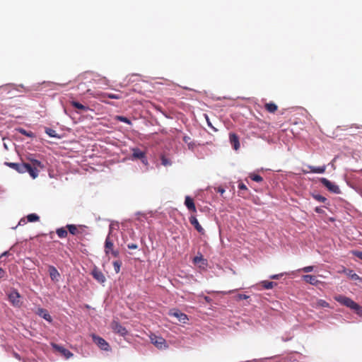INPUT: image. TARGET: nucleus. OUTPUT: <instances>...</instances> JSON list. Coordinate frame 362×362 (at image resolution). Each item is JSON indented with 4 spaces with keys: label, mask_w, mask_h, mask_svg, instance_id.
Masks as SVG:
<instances>
[{
    "label": "nucleus",
    "mask_w": 362,
    "mask_h": 362,
    "mask_svg": "<svg viewBox=\"0 0 362 362\" xmlns=\"http://www.w3.org/2000/svg\"><path fill=\"white\" fill-rule=\"evenodd\" d=\"M361 171H362V169H361Z\"/></svg>",
    "instance_id": "obj_52"
},
{
    "label": "nucleus",
    "mask_w": 362,
    "mask_h": 362,
    "mask_svg": "<svg viewBox=\"0 0 362 362\" xmlns=\"http://www.w3.org/2000/svg\"><path fill=\"white\" fill-rule=\"evenodd\" d=\"M229 140L230 144L235 151L240 148L239 137L235 133L230 132L229 134Z\"/></svg>",
    "instance_id": "obj_10"
},
{
    "label": "nucleus",
    "mask_w": 362,
    "mask_h": 362,
    "mask_svg": "<svg viewBox=\"0 0 362 362\" xmlns=\"http://www.w3.org/2000/svg\"><path fill=\"white\" fill-rule=\"evenodd\" d=\"M193 262L194 264L202 263V264H206V260L204 259L202 254H199V255L194 257Z\"/></svg>",
    "instance_id": "obj_25"
},
{
    "label": "nucleus",
    "mask_w": 362,
    "mask_h": 362,
    "mask_svg": "<svg viewBox=\"0 0 362 362\" xmlns=\"http://www.w3.org/2000/svg\"><path fill=\"white\" fill-rule=\"evenodd\" d=\"M120 265H121V264L119 263L118 262H115V272L118 273L119 272Z\"/></svg>",
    "instance_id": "obj_38"
},
{
    "label": "nucleus",
    "mask_w": 362,
    "mask_h": 362,
    "mask_svg": "<svg viewBox=\"0 0 362 362\" xmlns=\"http://www.w3.org/2000/svg\"><path fill=\"white\" fill-rule=\"evenodd\" d=\"M128 247L129 249H136L137 248V245L136 244H129L128 245Z\"/></svg>",
    "instance_id": "obj_45"
},
{
    "label": "nucleus",
    "mask_w": 362,
    "mask_h": 362,
    "mask_svg": "<svg viewBox=\"0 0 362 362\" xmlns=\"http://www.w3.org/2000/svg\"><path fill=\"white\" fill-rule=\"evenodd\" d=\"M115 333L119 334V337H124V339L129 341L131 339V335L125 327H123L120 325L115 323Z\"/></svg>",
    "instance_id": "obj_7"
},
{
    "label": "nucleus",
    "mask_w": 362,
    "mask_h": 362,
    "mask_svg": "<svg viewBox=\"0 0 362 362\" xmlns=\"http://www.w3.org/2000/svg\"><path fill=\"white\" fill-rule=\"evenodd\" d=\"M27 219L29 222H35L37 221L40 219V217L35 214H30L27 216Z\"/></svg>",
    "instance_id": "obj_28"
},
{
    "label": "nucleus",
    "mask_w": 362,
    "mask_h": 362,
    "mask_svg": "<svg viewBox=\"0 0 362 362\" xmlns=\"http://www.w3.org/2000/svg\"><path fill=\"white\" fill-rule=\"evenodd\" d=\"M204 300L207 302V303H209L211 301V298L208 296H205L204 297Z\"/></svg>",
    "instance_id": "obj_49"
},
{
    "label": "nucleus",
    "mask_w": 362,
    "mask_h": 362,
    "mask_svg": "<svg viewBox=\"0 0 362 362\" xmlns=\"http://www.w3.org/2000/svg\"><path fill=\"white\" fill-rule=\"evenodd\" d=\"M112 246V243L110 240V237L108 236L105 241V248H106L107 253L109 252V250H107L111 249Z\"/></svg>",
    "instance_id": "obj_34"
},
{
    "label": "nucleus",
    "mask_w": 362,
    "mask_h": 362,
    "mask_svg": "<svg viewBox=\"0 0 362 362\" xmlns=\"http://www.w3.org/2000/svg\"><path fill=\"white\" fill-rule=\"evenodd\" d=\"M9 255V252H8V251H6V252H3V253L1 254V257H4V256H7V255Z\"/></svg>",
    "instance_id": "obj_47"
},
{
    "label": "nucleus",
    "mask_w": 362,
    "mask_h": 362,
    "mask_svg": "<svg viewBox=\"0 0 362 362\" xmlns=\"http://www.w3.org/2000/svg\"><path fill=\"white\" fill-rule=\"evenodd\" d=\"M25 221L24 218H22L21 219V221H19L18 223V225H22V224H25Z\"/></svg>",
    "instance_id": "obj_48"
},
{
    "label": "nucleus",
    "mask_w": 362,
    "mask_h": 362,
    "mask_svg": "<svg viewBox=\"0 0 362 362\" xmlns=\"http://www.w3.org/2000/svg\"><path fill=\"white\" fill-rule=\"evenodd\" d=\"M190 140H191V138L188 136H185L183 137V141L188 144L189 148L191 147V146H192L191 144Z\"/></svg>",
    "instance_id": "obj_37"
},
{
    "label": "nucleus",
    "mask_w": 362,
    "mask_h": 362,
    "mask_svg": "<svg viewBox=\"0 0 362 362\" xmlns=\"http://www.w3.org/2000/svg\"><path fill=\"white\" fill-rule=\"evenodd\" d=\"M185 204L189 211L192 212L197 211L194 200L189 196L185 197Z\"/></svg>",
    "instance_id": "obj_16"
},
{
    "label": "nucleus",
    "mask_w": 362,
    "mask_h": 362,
    "mask_svg": "<svg viewBox=\"0 0 362 362\" xmlns=\"http://www.w3.org/2000/svg\"><path fill=\"white\" fill-rule=\"evenodd\" d=\"M307 168L309 169V171L303 170L304 173H308L309 172L313 173H324L326 170V165H322V166H320V167L308 165Z\"/></svg>",
    "instance_id": "obj_13"
},
{
    "label": "nucleus",
    "mask_w": 362,
    "mask_h": 362,
    "mask_svg": "<svg viewBox=\"0 0 362 362\" xmlns=\"http://www.w3.org/2000/svg\"><path fill=\"white\" fill-rule=\"evenodd\" d=\"M169 315L170 316H173L182 323H186L187 320H188L187 315L185 313H181L178 310H172L170 311Z\"/></svg>",
    "instance_id": "obj_9"
},
{
    "label": "nucleus",
    "mask_w": 362,
    "mask_h": 362,
    "mask_svg": "<svg viewBox=\"0 0 362 362\" xmlns=\"http://www.w3.org/2000/svg\"><path fill=\"white\" fill-rule=\"evenodd\" d=\"M40 317L48 322H52V319L48 311L44 308H39L37 313Z\"/></svg>",
    "instance_id": "obj_18"
},
{
    "label": "nucleus",
    "mask_w": 362,
    "mask_h": 362,
    "mask_svg": "<svg viewBox=\"0 0 362 362\" xmlns=\"http://www.w3.org/2000/svg\"><path fill=\"white\" fill-rule=\"evenodd\" d=\"M30 161V168L36 172L37 177L39 173L38 169H43L45 168V165L42 163L41 161L36 159H32Z\"/></svg>",
    "instance_id": "obj_15"
},
{
    "label": "nucleus",
    "mask_w": 362,
    "mask_h": 362,
    "mask_svg": "<svg viewBox=\"0 0 362 362\" xmlns=\"http://www.w3.org/2000/svg\"><path fill=\"white\" fill-rule=\"evenodd\" d=\"M71 105L74 107H75L76 109H78V110H80L81 111H83V112H86V111H87L88 110V107L85 106V105H82L80 103L76 102V101H71Z\"/></svg>",
    "instance_id": "obj_22"
},
{
    "label": "nucleus",
    "mask_w": 362,
    "mask_h": 362,
    "mask_svg": "<svg viewBox=\"0 0 362 362\" xmlns=\"http://www.w3.org/2000/svg\"><path fill=\"white\" fill-rule=\"evenodd\" d=\"M315 212L318 213V214H320L322 212V209L320 207H316L315 209Z\"/></svg>",
    "instance_id": "obj_46"
},
{
    "label": "nucleus",
    "mask_w": 362,
    "mask_h": 362,
    "mask_svg": "<svg viewBox=\"0 0 362 362\" xmlns=\"http://www.w3.org/2000/svg\"><path fill=\"white\" fill-rule=\"evenodd\" d=\"M49 276L53 281L58 282L60 274L54 266H49L48 269Z\"/></svg>",
    "instance_id": "obj_14"
},
{
    "label": "nucleus",
    "mask_w": 362,
    "mask_h": 362,
    "mask_svg": "<svg viewBox=\"0 0 362 362\" xmlns=\"http://www.w3.org/2000/svg\"><path fill=\"white\" fill-rule=\"evenodd\" d=\"M66 228L71 235H78L79 233H81L80 230L81 226L78 227L77 226L74 224H69L66 226Z\"/></svg>",
    "instance_id": "obj_19"
},
{
    "label": "nucleus",
    "mask_w": 362,
    "mask_h": 362,
    "mask_svg": "<svg viewBox=\"0 0 362 362\" xmlns=\"http://www.w3.org/2000/svg\"><path fill=\"white\" fill-rule=\"evenodd\" d=\"M354 254L356 257H357L358 258L362 259V252H360V251H355L354 252Z\"/></svg>",
    "instance_id": "obj_40"
},
{
    "label": "nucleus",
    "mask_w": 362,
    "mask_h": 362,
    "mask_svg": "<svg viewBox=\"0 0 362 362\" xmlns=\"http://www.w3.org/2000/svg\"><path fill=\"white\" fill-rule=\"evenodd\" d=\"M313 197L320 202L324 203L327 201V198L320 194H313Z\"/></svg>",
    "instance_id": "obj_30"
},
{
    "label": "nucleus",
    "mask_w": 362,
    "mask_h": 362,
    "mask_svg": "<svg viewBox=\"0 0 362 362\" xmlns=\"http://www.w3.org/2000/svg\"><path fill=\"white\" fill-rule=\"evenodd\" d=\"M93 276H94V278L95 279H97L99 282H104L105 281V276L103 274L102 272H99V271H97V270H94L93 271Z\"/></svg>",
    "instance_id": "obj_23"
},
{
    "label": "nucleus",
    "mask_w": 362,
    "mask_h": 362,
    "mask_svg": "<svg viewBox=\"0 0 362 362\" xmlns=\"http://www.w3.org/2000/svg\"><path fill=\"white\" fill-rule=\"evenodd\" d=\"M250 177L253 181H255L257 182H262L263 180V178L262 177V176H260L259 175H257V174H252L250 175Z\"/></svg>",
    "instance_id": "obj_29"
},
{
    "label": "nucleus",
    "mask_w": 362,
    "mask_h": 362,
    "mask_svg": "<svg viewBox=\"0 0 362 362\" xmlns=\"http://www.w3.org/2000/svg\"><path fill=\"white\" fill-rule=\"evenodd\" d=\"M160 159H161V163L164 166H168V165H171L170 160L168 158H167L165 156H162Z\"/></svg>",
    "instance_id": "obj_32"
},
{
    "label": "nucleus",
    "mask_w": 362,
    "mask_h": 362,
    "mask_svg": "<svg viewBox=\"0 0 362 362\" xmlns=\"http://www.w3.org/2000/svg\"><path fill=\"white\" fill-rule=\"evenodd\" d=\"M8 300L15 307L20 308L22 305V302L21 301V295L16 290L12 291L8 294Z\"/></svg>",
    "instance_id": "obj_5"
},
{
    "label": "nucleus",
    "mask_w": 362,
    "mask_h": 362,
    "mask_svg": "<svg viewBox=\"0 0 362 362\" xmlns=\"http://www.w3.org/2000/svg\"><path fill=\"white\" fill-rule=\"evenodd\" d=\"M303 279L306 283H308L311 285L316 286L320 282L317 277L313 275L306 274L303 276Z\"/></svg>",
    "instance_id": "obj_17"
},
{
    "label": "nucleus",
    "mask_w": 362,
    "mask_h": 362,
    "mask_svg": "<svg viewBox=\"0 0 362 362\" xmlns=\"http://www.w3.org/2000/svg\"><path fill=\"white\" fill-rule=\"evenodd\" d=\"M6 276V272L2 268H0V279Z\"/></svg>",
    "instance_id": "obj_43"
},
{
    "label": "nucleus",
    "mask_w": 362,
    "mask_h": 362,
    "mask_svg": "<svg viewBox=\"0 0 362 362\" xmlns=\"http://www.w3.org/2000/svg\"><path fill=\"white\" fill-rule=\"evenodd\" d=\"M310 305L313 308L315 309L329 307V304L322 299H316L315 300L313 301Z\"/></svg>",
    "instance_id": "obj_11"
},
{
    "label": "nucleus",
    "mask_w": 362,
    "mask_h": 362,
    "mask_svg": "<svg viewBox=\"0 0 362 362\" xmlns=\"http://www.w3.org/2000/svg\"><path fill=\"white\" fill-rule=\"evenodd\" d=\"M262 285L265 289H272L274 286L276 285V283L269 281H262Z\"/></svg>",
    "instance_id": "obj_26"
},
{
    "label": "nucleus",
    "mask_w": 362,
    "mask_h": 362,
    "mask_svg": "<svg viewBox=\"0 0 362 362\" xmlns=\"http://www.w3.org/2000/svg\"><path fill=\"white\" fill-rule=\"evenodd\" d=\"M301 270L305 273H308L313 270V266L305 267Z\"/></svg>",
    "instance_id": "obj_36"
},
{
    "label": "nucleus",
    "mask_w": 362,
    "mask_h": 362,
    "mask_svg": "<svg viewBox=\"0 0 362 362\" xmlns=\"http://www.w3.org/2000/svg\"><path fill=\"white\" fill-rule=\"evenodd\" d=\"M91 337L93 342L95 343L102 350L108 351L110 349L109 344L102 337H98L94 334H91Z\"/></svg>",
    "instance_id": "obj_3"
},
{
    "label": "nucleus",
    "mask_w": 362,
    "mask_h": 362,
    "mask_svg": "<svg viewBox=\"0 0 362 362\" xmlns=\"http://www.w3.org/2000/svg\"><path fill=\"white\" fill-rule=\"evenodd\" d=\"M52 346L54 350L61 353L62 355L64 356L65 357V358H66V359L71 358L73 356V354L70 351L65 349L62 346H60L57 344H52Z\"/></svg>",
    "instance_id": "obj_8"
},
{
    "label": "nucleus",
    "mask_w": 362,
    "mask_h": 362,
    "mask_svg": "<svg viewBox=\"0 0 362 362\" xmlns=\"http://www.w3.org/2000/svg\"><path fill=\"white\" fill-rule=\"evenodd\" d=\"M349 275L351 276V278L352 279H355V280L360 279L359 276L358 274H355V273H353L352 270L349 271Z\"/></svg>",
    "instance_id": "obj_35"
},
{
    "label": "nucleus",
    "mask_w": 362,
    "mask_h": 362,
    "mask_svg": "<svg viewBox=\"0 0 362 362\" xmlns=\"http://www.w3.org/2000/svg\"><path fill=\"white\" fill-rule=\"evenodd\" d=\"M283 274H274V275H272L270 276V279H279L281 276H282Z\"/></svg>",
    "instance_id": "obj_42"
},
{
    "label": "nucleus",
    "mask_w": 362,
    "mask_h": 362,
    "mask_svg": "<svg viewBox=\"0 0 362 362\" xmlns=\"http://www.w3.org/2000/svg\"><path fill=\"white\" fill-rule=\"evenodd\" d=\"M132 158L140 160L144 165L148 164L146 153L138 148L132 149Z\"/></svg>",
    "instance_id": "obj_6"
},
{
    "label": "nucleus",
    "mask_w": 362,
    "mask_h": 362,
    "mask_svg": "<svg viewBox=\"0 0 362 362\" xmlns=\"http://www.w3.org/2000/svg\"><path fill=\"white\" fill-rule=\"evenodd\" d=\"M206 119L208 126L210 127L211 128L215 129V131H216V129L212 126V124H211V122L209 121V117H208L207 115H206Z\"/></svg>",
    "instance_id": "obj_44"
},
{
    "label": "nucleus",
    "mask_w": 362,
    "mask_h": 362,
    "mask_svg": "<svg viewBox=\"0 0 362 362\" xmlns=\"http://www.w3.org/2000/svg\"><path fill=\"white\" fill-rule=\"evenodd\" d=\"M18 132L21 133V134L23 135H25L28 137H30V138H33L35 136V134L33 132H28L26 131L25 129H23V128H19L18 129Z\"/></svg>",
    "instance_id": "obj_27"
},
{
    "label": "nucleus",
    "mask_w": 362,
    "mask_h": 362,
    "mask_svg": "<svg viewBox=\"0 0 362 362\" xmlns=\"http://www.w3.org/2000/svg\"><path fill=\"white\" fill-rule=\"evenodd\" d=\"M320 181L325 187H327V189L329 192H331L332 193H335V194L340 193V189H339V187L337 185H336L335 184H334L333 182H330L327 178L322 177L320 179Z\"/></svg>",
    "instance_id": "obj_4"
},
{
    "label": "nucleus",
    "mask_w": 362,
    "mask_h": 362,
    "mask_svg": "<svg viewBox=\"0 0 362 362\" xmlns=\"http://www.w3.org/2000/svg\"><path fill=\"white\" fill-rule=\"evenodd\" d=\"M264 107L270 113H274L278 110V106L272 102L266 103Z\"/></svg>",
    "instance_id": "obj_20"
},
{
    "label": "nucleus",
    "mask_w": 362,
    "mask_h": 362,
    "mask_svg": "<svg viewBox=\"0 0 362 362\" xmlns=\"http://www.w3.org/2000/svg\"><path fill=\"white\" fill-rule=\"evenodd\" d=\"M112 228H113V223H110V231L112 230Z\"/></svg>",
    "instance_id": "obj_51"
},
{
    "label": "nucleus",
    "mask_w": 362,
    "mask_h": 362,
    "mask_svg": "<svg viewBox=\"0 0 362 362\" xmlns=\"http://www.w3.org/2000/svg\"><path fill=\"white\" fill-rule=\"evenodd\" d=\"M5 164L19 173L28 172L32 178L35 179L37 177L36 172L30 168V164L29 163L6 162Z\"/></svg>",
    "instance_id": "obj_2"
},
{
    "label": "nucleus",
    "mask_w": 362,
    "mask_h": 362,
    "mask_svg": "<svg viewBox=\"0 0 362 362\" xmlns=\"http://www.w3.org/2000/svg\"><path fill=\"white\" fill-rule=\"evenodd\" d=\"M189 223L195 228V229L201 234L204 233V229L199 224L197 218L194 216H191L189 218Z\"/></svg>",
    "instance_id": "obj_12"
},
{
    "label": "nucleus",
    "mask_w": 362,
    "mask_h": 362,
    "mask_svg": "<svg viewBox=\"0 0 362 362\" xmlns=\"http://www.w3.org/2000/svg\"><path fill=\"white\" fill-rule=\"evenodd\" d=\"M238 188H239V189H241V190H247V189L246 185L243 182L238 184Z\"/></svg>",
    "instance_id": "obj_39"
},
{
    "label": "nucleus",
    "mask_w": 362,
    "mask_h": 362,
    "mask_svg": "<svg viewBox=\"0 0 362 362\" xmlns=\"http://www.w3.org/2000/svg\"><path fill=\"white\" fill-rule=\"evenodd\" d=\"M334 298L341 305L354 310L359 316H362V306L354 302L352 299L342 295L335 296Z\"/></svg>",
    "instance_id": "obj_1"
},
{
    "label": "nucleus",
    "mask_w": 362,
    "mask_h": 362,
    "mask_svg": "<svg viewBox=\"0 0 362 362\" xmlns=\"http://www.w3.org/2000/svg\"><path fill=\"white\" fill-rule=\"evenodd\" d=\"M218 192L223 194L225 192V190L223 189H218Z\"/></svg>",
    "instance_id": "obj_50"
},
{
    "label": "nucleus",
    "mask_w": 362,
    "mask_h": 362,
    "mask_svg": "<svg viewBox=\"0 0 362 362\" xmlns=\"http://www.w3.org/2000/svg\"><path fill=\"white\" fill-rule=\"evenodd\" d=\"M238 298L239 300H243V299H247L249 298V296L245 294H239L238 296Z\"/></svg>",
    "instance_id": "obj_41"
},
{
    "label": "nucleus",
    "mask_w": 362,
    "mask_h": 362,
    "mask_svg": "<svg viewBox=\"0 0 362 362\" xmlns=\"http://www.w3.org/2000/svg\"><path fill=\"white\" fill-rule=\"evenodd\" d=\"M45 132L51 137H57L56 131L51 128H46Z\"/></svg>",
    "instance_id": "obj_31"
},
{
    "label": "nucleus",
    "mask_w": 362,
    "mask_h": 362,
    "mask_svg": "<svg viewBox=\"0 0 362 362\" xmlns=\"http://www.w3.org/2000/svg\"><path fill=\"white\" fill-rule=\"evenodd\" d=\"M56 233L60 238H65L68 235V232L64 228H57Z\"/></svg>",
    "instance_id": "obj_24"
},
{
    "label": "nucleus",
    "mask_w": 362,
    "mask_h": 362,
    "mask_svg": "<svg viewBox=\"0 0 362 362\" xmlns=\"http://www.w3.org/2000/svg\"><path fill=\"white\" fill-rule=\"evenodd\" d=\"M115 119H117V120H119L120 122H124L127 124H130L131 122L130 120L127 118V117H122V116H116L115 117Z\"/></svg>",
    "instance_id": "obj_33"
},
{
    "label": "nucleus",
    "mask_w": 362,
    "mask_h": 362,
    "mask_svg": "<svg viewBox=\"0 0 362 362\" xmlns=\"http://www.w3.org/2000/svg\"><path fill=\"white\" fill-rule=\"evenodd\" d=\"M152 343L158 348H162L163 345L165 344V341L162 337L151 338Z\"/></svg>",
    "instance_id": "obj_21"
}]
</instances>
